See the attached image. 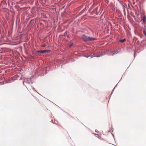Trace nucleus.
<instances>
[{
  "label": "nucleus",
  "instance_id": "obj_11",
  "mask_svg": "<svg viewBox=\"0 0 146 146\" xmlns=\"http://www.w3.org/2000/svg\"><path fill=\"white\" fill-rule=\"evenodd\" d=\"M118 52H117V51H115V53H113V54H112V55H113L114 54H117V53H118Z\"/></svg>",
  "mask_w": 146,
  "mask_h": 146
},
{
  "label": "nucleus",
  "instance_id": "obj_5",
  "mask_svg": "<svg viewBox=\"0 0 146 146\" xmlns=\"http://www.w3.org/2000/svg\"><path fill=\"white\" fill-rule=\"evenodd\" d=\"M51 51L50 50H44L42 51V53H44L46 52H50Z\"/></svg>",
  "mask_w": 146,
  "mask_h": 146
},
{
  "label": "nucleus",
  "instance_id": "obj_15",
  "mask_svg": "<svg viewBox=\"0 0 146 146\" xmlns=\"http://www.w3.org/2000/svg\"><path fill=\"white\" fill-rule=\"evenodd\" d=\"M115 87H116V86H115V87H114V88L113 89V90H114V89L115 88Z\"/></svg>",
  "mask_w": 146,
  "mask_h": 146
},
{
  "label": "nucleus",
  "instance_id": "obj_6",
  "mask_svg": "<svg viewBox=\"0 0 146 146\" xmlns=\"http://www.w3.org/2000/svg\"><path fill=\"white\" fill-rule=\"evenodd\" d=\"M145 16H143L141 18V20L143 21V23H144L145 22Z\"/></svg>",
  "mask_w": 146,
  "mask_h": 146
},
{
  "label": "nucleus",
  "instance_id": "obj_14",
  "mask_svg": "<svg viewBox=\"0 0 146 146\" xmlns=\"http://www.w3.org/2000/svg\"><path fill=\"white\" fill-rule=\"evenodd\" d=\"M97 130H95V131H96V132H97Z\"/></svg>",
  "mask_w": 146,
  "mask_h": 146
},
{
  "label": "nucleus",
  "instance_id": "obj_3",
  "mask_svg": "<svg viewBox=\"0 0 146 146\" xmlns=\"http://www.w3.org/2000/svg\"><path fill=\"white\" fill-rule=\"evenodd\" d=\"M82 38V39L84 41H88V37H87L85 35H83Z\"/></svg>",
  "mask_w": 146,
  "mask_h": 146
},
{
  "label": "nucleus",
  "instance_id": "obj_12",
  "mask_svg": "<svg viewBox=\"0 0 146 146\" xmlns=\"http://www.w3.org/2000/svg\"><path fill=\"white\" fill-rule=\"evenodd\" d=\"M4 84V82H1V85L3 84Z\"/></svg>",
  "mask_w": 146,
  "mask_h": 146
},
{
  "label": "nucleus",
  "instance_id": "obj_16",
  "mask_svg": "<svg viewBox=\"0 0 146 146\" xmlns=\"http://www.w3.org/2000/svg\"><path fill=\"white\" fill-rule=\"evenodd\" d=\"M123 11H124H124H125V9H123Z\"/></svg>",
  "mask_w": 146,
  "mask_h": 146
},
{
  "label": "nucleus",
  "instance_id": "obj_9",
  "mask_svg": "<svg viewBox=\"0 0 146 146\" xmlns=\"http://www.w3.org/2000/svg\"><path fill=\"white\" fill-rule=\"evenodd\" d=\"M32 87V89L34 91L36 92V91L35 90V88L33 87Z\"/></svg>",
  "mask_w": 146,
  "mask_h": 146
},
{
  "label": "nucleus",
  "instance_id": "obj_13",
  "mask_svg": "<svg viewBox=\"0 0 146 146\" xmlns=\"http://www.w3.org/2000/svg\"><path fill=\"white\" fill-rule=\"evenodd\" d=\"M98 135V134H95V136H96V137H97V135Z\"/></svg>",
  "mask_w": 146,
  "mask_h": 146
},
{
  "label": "nucleus",
  "instance_id": "obj_2",
  "mask_svg": "<svg viewBox=\"0 0 146 146\" xmlns=\"http://www.w3.org/2000/svg\"><path fill=\"white\" fill-rule=\"evenodd\" d=\"M103 55V54H100V55H97V56H92L91 54L90 55H88V56H84L86 57V58H88L89 57H91V58L93 57H101Z\"/></svg>",
  "mask_w": 146,
  "mask_h": 146
},
{
  "label": "nucleus",
  "instance_id": "obj_10",
  "mask_svg": "<svg viewBox=\"0 0 146 146\" xmlns=\"http://www.w3.org/2000/svg\"><path fill=\"white\" fill-rule=\"evenodd\" d=\"M37 52L42 53V51L41 50H38L37 51Z\"/></svg>",
  "mask_w": 146,
  "mask_h": 146
},
{
  "label": "nucleus",
  "instance_id": "obj_8",
  "mask_svg": "<svg viewBox=\"0 0 146 146\" xmlns=\"http://www.w3.org/2000/svg\"><path fill=\"white\" fill-rule=\"evenodd\" d=\"M143 33L146 36V32L145 31V30H144L143 31Z\"/></svg>",
  "mask_w": 146,
  "mask_h": 146
},
{
  "label": "nucleus",
  "instance_id": "obj_7",
  "mask_svg": "<svg viewBox=\"0 0 146 146\" xmlns=\"http://www.w3.org/2000/svg\"><path fill=\"white\" fill-rule=\"evenodd\" d=\"M125 41V39L120 40H119V42H123Z\"/></svg>",
  "mask_w": 146,
  "mask_h": 146
},
{
  "label": "nucleus",
  "instance_id": "obj_1",
  "mask_svg": "<svg viewBox=\"0 0 146 146\" xmlns=\"http://www.w3.org/2000/svg\"><path fill=\"white\" fill-rule=\"evenodd\" d=\"M25 83L27 85L29 84H32V83L31 81V79L29 78L28 79H25V81H24L23 82V84L24 85H25V86H26V85L25 84Z\"/></svg>",
  "mask_w": 146,
  "mask_h": 146
},
{
  "label": "nucleus",
  "instance_id": "obj_4",
  "mask_svg": "<svg viewBox=\"0 0 146 146\" xmlns=\"http://www.w3.org/2000/svg\"><path fill=\"white\" fill-rule=\"evenodd\" d=\"M88 41H92L94 40H96L97 39L95 38H92L91 37H88Z\"/></svg>",
  "mask_w": 146,
  "mask_h": 146
},
{
  "label": "nucleus",
  "instance_id": "obj_17",
  "mask_svg": "<svg viewBox=\"0 0 146 146\" xmlns=\"http://www.w3.org/2000/svg\"><path fill=\"white\" fill-rule=\"evenodd\" d=\"M98 7H96V8H97V9H98Z\"/></svg>",
  "mask_w": 146,
  "mask_h": 146
}]
</instances>
